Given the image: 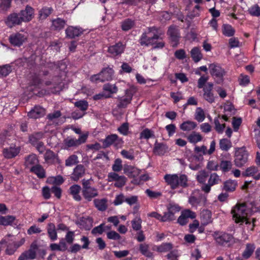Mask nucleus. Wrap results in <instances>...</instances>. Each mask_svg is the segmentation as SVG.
Masks as SVG:
<instances>
[{"instance_id":"1","label":"nucleus","mask_w":260,"mask_h":260,"mask_svg":"<svg viewBox=\"0 0 260 260\" xmlns=\"http://www.w3.org/2000/svg\"><path fill=\"white\" fill-rule=\"evenodd\" d=\"M247 209L245 203L237 204L231 211L233 218L235 222L241 224L245 221L246 224L250 223L247 219Z\"/></svg>"},{"instance_id":"2","label":"nucleus","mask_w":260,"mask_h":260,"mask_svg":"<svg viewBox=\"0 0 260 260\" xmlns=\"http://www.w3.org/2000/svg\"><path fill=\"white\" fill-rule=\"evenodd\" d=\"M114 74V71L112 68L108 67L103 68L102 71L98 74L92 75L90 78V81L93 82L100 81L104 82L106 81L112 80Z\"/></svg>"},{"instance_id":"3","label":"nucleus","mask_w":260,"mask_h":260,"mask_svg":"<svg viewBox=\"0 0 260 260\" xmlns=\"http://www.w3.org/2000/svg\"><path fill=\"white\" fill-rule=\"evenodd\" d=\"M210 74L215 79L217 84H221L223 81V76L226 72L219 64L212 63L209 65Z\"/></svg>"},{"instance_id":"4","label":"nucleus","mask_w":260,"mask_h":260,"mask_svg":"<svg viewBox=\"0 0 260 260\" xmlns=\"http://www.w3.org/2000/svg\"><path fill=\"white\" fill-rule=\"evenodd\" d=\"M27 34L22 31L12 34L9 36V40L13 46L20 47L23 43L27 42Z\"/></svg>"},{"instance_id":"5","label":"nucleus","mask_w":260,"mask_h":260,"mask_svg":"<svg viewBox=\"0 0 260 260\" xmlns=\"http://www.w3.org/2000/svg\"><path fill=\"white\" fill-rule=\"evenodd\" d=\"M248 152L245 147L238 148L235 154V164L238 167H242L248 161Z\"/></svg>"},{"instance_id":"6","label":"nucleus","mask_w":260,"mask_h":260,"mask_svg":"<svg viewBox=\"0 0 260 260\" xmlns=\"http://www.w3.org/2000/svg\"><path fill=\"white\" fill-rule=\"evenodd\" d=\"M38 249L37 240L33 241L29 248L22 252L18 257V260H32L36 258L37 250Z\"/></svg>"},{"instance_id":"7","label":"nucleus","mask_w":260,"mask_h":260,"mask_svg":"<svg viewBox=\"0 0 260 260\" xmlns=\"http://www.w3.org/2000/svg\"><path fill=\"white\" fill-rule=\"evenodd\" d=\"M213 236L216 242L220 245L224 246L234 242L232 235L222 232H215Z\"/></svg>"},{"instance_id":"8","label":"nucleus","mask_w":260,"mask_h":260,"mask_svg":"<svg viewBox=\"0 0 260 260\" xmlns=\"http://www.w3.org/2000/svg\"><path fill=\"white\" fill-rule=\"evenodd\" d=\"M123 141L121 138H119L116 134L108 135L103 141V148H106L109 147L112 144H114L115 147L121 145Z\"/></svg>"},{"instance_id":"9","label":"nucleus","mask_w":260,"mask_h":260,"mask_svg":"<svg viewBox=\"0 0 260 260\" xmlns=\"http://www.w3.org/2000/svg\"><path fill=\"white\" fill-rule=\"evenodd\" d=\"M167 35L169 36L170 40L172 44V46L173 47H177L180 38L179 29L177 26L174 25H171L168 28Z\"/></svg>"},{"instance_id":"10","label":"nucleus","mask_w":260,"mask_h":260,"mask_svg":"<svg viewBox=\"0 0 260 260\" xmlns=\"http://www.w3.org/2000/svg\"><path fill=\"white\" fill-rule=\"evenodd\" d=\"M220 182H221V179L219 176L215 173H212L210 176L208 183L203 185L201 189L205 192L208 193L210 192L212 186L217 184Z\"/></svg>"},{"instance_id":"11","label":"nucleus","mask_w":260,"mask_h":260,"mask_svg":"<svg viewBox=\"0 0 260 260\" xmlns=\"http://www.w3.org/2000/svg\"><path fill=\"white\" fill-rule=\"evenodd\" d=\"M125 46L121 42L109 47L108 52L112 57L120 55L124 51Z\"/></svg>"},{"instance_id":"12","label":"nucleus","mask_w":260,"mask_h":260,"mask_svg":"<svg viewBox=\"0 0 260 260\" xmlns=\"http://www.w3.org/2000/svg\"><path fill=\"white\" fill-rule=\"evenodd\" d=\"M20 19L22 22H29L34 17V9L30 6L27 5L24 10H22L19 13Z\"/></svg>"},{"instance_id":"13","label":"nucleus","mask_w":260,"mask_h":260,"mask_svg":"<svg viewBox=\"0 0 260 260\" xmlns=\"http://www.w3.org/2000/svg\"><path fill=\"white\" fill-rule=\"evenodd\" d=\"M83 31L82 28L69 26L65 30L66 37L69 39H74L80 36L83 34Z\"/></svg>"},{"instance_id":"14","label":"nucleus","mask_w":260,"mask_h":260,"mask_svg":"<svg viewBox=\"0 0 260 260\" xmlns=\"http://www.w3.org/2000/svg\"><path fill=\"white\" fill-rule=\"evenodd\" d=\"M22 22L19 14L13 13L8 16L6 20V24L9 27L12 28L15 25H20Z\"/></svg>"},{"instance_id":"15","label":"nucleus","mask_w":260,"mask_h":260,"mask_svg":"<svg viewBox=\"0 0 260 260\" xmlns=\"http://www.w3.org/2000/svg\"><path fill=\"white\" fill-rule=\"evenodd\" d=\"M85 173V169L83 165H78L73 170L71 179L75 181H77L82 178Z\"/></svg>"},{"instance_id":"16","label":"nucleus","mask_w":260,"mask_h":260,"mask_svg":"<svg viewBox=\"0 0 260 260\" xmlns=\"http://www.w3.org/2000/svg\"><path fill=\"white\" fill-rule=\"evenodd\" d=\"M46 110L44 108L36 106L28 113L27 116L31 118L37 119L44 116Z\"/></svg>"},{"instance_id":"17","label":"nucleus","mask_w":260,"mask_h":260,"mask_svg":"<svg viewBox=\"0 0 260 260\" xmlns=\"http://www.w3.org/2000/svg\"><path fill=\"white\" fill-rule=\"evenodd\" d=\"M20 152L18 147L15 146H10L3 149V152L4 157L10 159L15 157Z\"/></svg>"},{"instance_id":"18","label":"nucleus","mask_w":260,"mask_h":260,"mask_svg":"<svg viewBox=\"0 0 260 260\" xmlns=\"http://www.w3.org/2000/svg\"><path fill=\"white\" fill-rule=\"evenodd\" d=\"M164 179L166 182L171 185L172 189H174L178 187V175L177 174H167L165 176Z\"/></svg>"},{"instance_id":"19","label":"nucleus","mask_w":260,"mask_h":260,"mask_svg":"<svg viewBox=\"0 0 260 260\" xmlns=\"http://www.w3.org/2000/svg\"><path fill=\"white\" fill-rule=\"evenodd\" d=\"M82 192L83 197L88 202L91 201L93 198L98 196V190L94 187L82 190Z\"/></svg>"},{"instance_id":"20","label":"nucleus","mask_w":260,"mask_h":260,"mask_svg":"<svg viewBox=\"0 0 260 260\" xmlns=\"http://www.w3.org/2000/svg\"><path fill=\"white\" fill-rule=\"evenodd\" d=\"M168 151V146L163 143L155 142L153 148L154 153L162 155Z\"/></svg>"},{"instance_id":"21","label":"nucleus","mask_w":260,"mask_h":260,"mask_svg":"<svg viewBox=\"0 0 260 260\" xmlns=\"http://www.w3.org/2000/svg\"><path fill=\"white\" fill-rule=\"evenodd\" d=\"M44 159L48 164H54L59 160L57 155L50 149L46 150L44 154Z\"/></svg>"},{"instance_id":"22","label":"nucleus","mask_w":260,"mask_h":260,"mask_svg":"<svg viewBox=\"0 0 260 260\" xmlns=\"http://www.w3.org/2000/svg\"><path fill=\"white\" fill-rule=\"evenodd\" d=\"M123 171L124 173L129 178H136L140 173V170L131 166H125Z\"/></svg>"},{"instance_id":"23","label":"nucleus","mask_w":260,"mask_h":260,"mask_svg":"<svg viewBox=\"0 0 260 260\" xmlns=\"http://www.w3.org/2000/svg\"><path fill=\"white\" fill-rule=\"evenodd\" d=\"M30 171L35 174L39 178L46 177L45 171L40 165H36L31 167Z\"/></svg>"},{"instance_id":"24","label":"nucleus","mask_w":260,"mask_h":260,"mask_svg":"<svg viewBox=\"0 0 260 260\" xmlns=\"http://www.w3.org/2000/svg\"><path fill=\"white\" fill-rule=\"evenodd\" d=\"M66 21L60 18L53 19L52 21V29L54 30H60L65 26Z\"/></svg>"},{"instance_id":"25","label":"nucleus","mask_w":260,"mask_h":260,"mask_svg":"<svg viewBox=\"0 0 260 260\" xmlns=\"http://www.w3.org/2000/svg\"><path fill=\"white\" fill-rule=\"evenodd\" d=\"M81 189V186L78 184L73 185L70 187V194H72L73 198L77 201H80L81 200V197L79 194Z\"/></svg>"},{"instance_id":"26","label":"nucleus","mask_w":260,"mask_h":260,"mask_svg":"<svg viewBox=\"0 0 260 260\" xmlns=\"http://www.w3.org/2000/svg\"><path fill=\"white\" fill-rule=\"evenodd\" d=\"M47 230L48 236L50 240L52 241L56 240L57 238V235L54 224L53 223H48Z\"/></svg>"},{"instance_id":"27","label":"nucleus","mask_w":260,"mask_h":260,"mask_svg":"<svg viewBox=\"0 0 260 260\" xmlns=\"http://www.w3.org/2000/svg\"><path fill=\"white\" fill-rule=\"evenodd\" d=\"M94 204L95 207L100 211H104L108 207L107 200L105 198L102 199H94Z\"/></svg>"},{"instance_id":"28","label":"nucleus","mask_w":260,"mask_h":260,"mask_svg":"<svg viewBox=\"0 0 260 260\" xmlns=\"http://www.w3.org/2000/svg\"><path fill=\"white\" fill-rule=\"evenodd\" d=\"M132 99V95L131 94L126 93L125 96L119 99V103L117 107L119 108H125L129 104Z\"/></svg>"},{"instance_id":"29","label":"nucleus","mask_w":260,"mask_h":260,"mask_svg":"<svg viewBox=\"0 0 260 260\" xmlns=\"http://www.w3.org/2000/svg\"><path fill=\"white\" fill-rule=\"evenodd\" d=\"M237 186V183L236 181L230 179L224 182L222 189L226 191L232 192L235 190Z\"/></svg>"},{"instance_id":"30","label":"nucleus","mask_w":260,"mask_h":260,"mask_svg":"<svg viewBox=\"0 0 260 260\" xmlns=\"http://www.w3.org/2000/svg\"><path fill=\"white\" fill-rule=\"evenodd\" d=\"M93 220L91 217H82L79 222L80 226L86 230H89L92 226Z\"/></svg>"},{"instance_id":"31","label":"nucleus","mask_w":260,"mask_h":260,"mask_svg":"<svg viewBox=\"0 0 260 260\" xmlns=\"http://www.w3.org/2000/svg\"><path fill=\"white\" fill-rule=\"evenodd\" d=\"M103 90L104 91L108 92V94L105 95V98H108L111 97V94L116 93L118 89L115 84L112 85L110 83H107L104 85Z\"/></svg>"},{"instance_id":"32","label":"nucleus","mask_w":260,"mask_h":260,"mask_svg":"<svg viewBox=\"0 0 260 260\" xmlns=\"http://www.w3.org/2000/svg\"><path fill=\"white\" fill-rule=\"evenodd\" d=\"M255 248V246L253 244H247L246 245V248L242 253V257L245 259L249 258L253 254Z\"/></svg>"},{"instance_id":"33","label":"nucleus","mask_w":260,"mask_h":260,"mask_svg":"<svg viewBox=\"0 0 260 260\" xmlns=\"http://www.w3.org/2000/svg\"><path fill=\"white\" fill-rule=\"evenodd\" d=\"M44 137V133L41 132L35 133L29 136V142L35 145L39 141Z\"/></svg>"},{"instance_id":"34","label":"nucleus","mask_w":260,"mask_h":260,"mask_svg":"<svg viewBox=\"0 0 260 260\" xmlns=\"http://www.w3.org/2000/svg\"><path fill=\"white\" fill-rule=\"evenodd\" d=\"M201 219L204 224L211 221V212L208 210H203L201 213Z\"/></svg>"},{"instance_id":"35","label":"nucleus","mask_w":260,"mask_h":260,"mask_svg":"<svg viewBox=\"0 0 260 260\" xmlns=\"http://www.w3.org/2000/svg\"><path fill=\"white\" fill-rule=\"evenodd\" d=\"M135 24L134 20L129 18L126 19L121 23V29L123 31H128L134 27Z\"/></svg>"},{"instance_id":"36","label":"nucleus","mask_w":260,"mask_h":260,"mask_svg":"<svg viewBox=\"0 0 260 260\" xmlns=\"http://www.w3.org/2000/svg\"><path fill=\"white\" fill-rule=\"evenodd\" d=\"M191 57L195 62H199L202 58V54L198 47H194L190 51Z\"/></svg>"},{"instance_id":"37","label":"nucleus","mask_w":260,"mask_h":260,"mask_svg":"<svg viewBox=\"0 0 260 260\" xmlns=\"http://www.w3.org/2000/svg\"><path fill=\"white\" fill-rule=\"evenodd\" d=\"M15 219L16 217L12 215L0 216V225L5 226L10 225Z\"/></svg>"},{"instance_id":"38","label":"nucleus","mask_w":260,"mask_h":260,"mask_svg":"<svg viewBox=\"0 0 260 260\" xmlns=\"http://www.w3.org/2000/svg\"><path fill=\"white\" fill-rule=\"evenodd\" d=\"M232 163L229 160H221L219 164V168L223 173H226L230 171L232 168Z\"/></svg>"},{"instance_id":"39","label":"nucleus","mask_w":260,"mask_h":260,"mask_svg":"<svg viewBox=\"0 0 260 260\" xmlns=\"http://www.w3.org/2000/svg\"><path fill=\"white\" fill-rule=\"evenodd\" d=\"M197 124L195 122L186 121L183 122L180 126V128L184 131H189L193 129Z\"/></svg>"},{"instance_id":"40","label":"nucleus","mask_w":260,"mask_h":260,"mask_svg":"<svg viewBox=\"0 0 260 260\" xmlns=\"http://www.w3.org/2000/svg\"><path fill=\"white\" fill-rule=\"evenodd\" d=\"M222 34L227 37L233 36L235 34V29L230 24H223L222 26Z\"/></svg>"},{"instance_id":"41","label":"nucleus","mask_w":260,"mask_h":260,"mask_svg":"<svg viewBox=\"0 0 260 260\" xmlns=\"http://www.w3.org/2000/svg\"><path fill=\"white\" fill-rule=\"evenodd\" d=\"M39 160L35 154H30L25 158V165L28 168L31 165H39Z\"/></svg>"},{"instance_id":"42","label":"nucleus","mask_w":260,"mask_h":260,"mask_svg":"<svg viewBox=\"0 0 260 260\" xmlns=\"http://www.w3.org/2000/svg\"><path fill=\"white\" fill-rule=\"evenodd\" d=\"M141 253L147 257H152L153 253L149 250V245L146 243L141 244L139 247Z\"/></svg>"},{"instance_id":"43","label":"nucleus","mask_w":260,"mask_h":260,"mask_svg":"<svg viewBox=\"0 0 260 260\" xmlns=\"http://www.w3.org/2000/svg\"><path fill=\"white\" fill-rule=\"evenodd\" d=\"M173 247V244L171 243H163L157 247L156 250L159 252H166L171 250Z\"/></svg>"},{"instance_id":"44","label":"nucleus","mask_w":260,"mask_h":260,"mask_svg":"<svg viewBox=\"0 0 260 260\" xmlns=\"http://www.w3.org/2000/svg\"><path fill=\"white\" fill-rule=\"evenodd\" d=\"M232 142L227 139H222L219 141V147L222 150L226 151L232 147Z\"/></svg>"},{"instance_id":"45","label":"nucleus","mask_w":260,"mask_h":260,"mask_svg":"<svg viewBox=\"0 0 260 260\" xmlns=\"http://www.w3.org/2000/svg\"><path fill=\"white\" fill-rule=\"evenodd\" d=\"M258 172V168L253 166L247 168L244 172H242V175L244 177L253 176Z\"/></svg>"},{"instance_id":"46","label":"nucleus","mask_w":260,"mask_h":260,"mask_svg":"<svg viewBox=\"0 0 260 260\" xmlns=\"http://www.w3.org/2000/svg\"><path fill=\"white\" fill-rule=\"evenodd\" d=\"M202 136L195 132H193L187 137L188 141L192 143H197L202 140Z\"/></svg>"},{"instance_id":"47","label":"nucleus","mask_w":260,"mask_h":260,"mask_svg":"<svg viewBox=\"0 0 260 260\" xmlns=\"http://www.w3.org/2000/svg\"><path fill=\"white\" fill-rule=\"evenodd\" d=\"M75 107H77L79 111L85 112L88 107V102L85 100H81L75 103Z\"/></svg>"},{"instance_id":"48","label":"nucleus","mask_w":260,"mask_h":260,"mask_svg":"<svg viewBox=\"0 0 260 260\" xmlns=\"http://www.w3.org/2000/svg\"><path fill=\"white\" fill-rule=\"evenodd\" d=\"M52 11L51 8H43L39 11V18L40 19H45L50 15Z\"/></svg>"},{"instance_id":"49","label":"nucleus","mask_w":260,"mask_h":260,"mask_svg":"<svg viewBox=\"0 0 260 260\" xmlns=\"http://www.w3.org/2000/svg\"><path fill=\"white\" fill-rule=\"evenodd\" d=\"M78 157L76 155H70L66 160L65 165L67 167L72 166L78 163Z\"/></svg>"},{"instance_id":"50","label":"nucleus","mask_w":260,"mask_h":260,"mask_svg":"<svg viewBox=\"0 0 260 260\" xmlns=\"http://www.w3.org/2000/svg\"><path fill=\"white\" fill-rule=\"evenodd\" d=\"M12 0H1L0 3V13H5L11 7Z\"/></svg>"},{"instance_id":"51","label":"nucleus","mask_w":260,"mask_h":260,"mask_svg":"<svg viewBox=\"0 0 260 260\" xmlns=\"http://www.w3.org/2000/svg\"><path fill=\"white\" fill-rule=\"evenodd\" d=\"M248 12L251 16L258 17L260 16V7L255 4L248 9Z\"/></svg>"},{"instance_id":"52","label":"nucleus","mask_w":260,"mask_h":260,"mask_svg":"<svg viewBox=\"0 0 260 260\" xmlns=\"http://www.w3.org/2000/svg\"><path fill=\"white\" fill-rule=\"evenodd\" d=\"M188 178L186 175L181 174L179 176H178V186L185 188L188 186L187 184Z\"/></svg>"},{"instance_id":"53","label":"nucleus","mask_w":260,"mask_h":260,"mask_svg":"<svg viewBox=\"0 0 260 260\" xmlns=\"http://www.w3.org/2000/svg\"><path fill=\"white\" fill-rule=\"evenodd\" d=\"M199 173L200 174L197 176V179L198 181L203 185L206 184L205 182L206 181L207 177L208 176L207 172L205 170H203L200 171Z\"/></svg>"},{"instance_id":"54","label":"nucleus","mask_w":260,"mask_h":260,"mask_svg":"<svg viewBox=\"0 0 260 260\" xmlns=\"http://www.w3.org/2000/svg\"><path fill=\"white\" fill-rule=\"evenodd\" d=\"M205 118L203 110L200 108H197L195 114V119L199 122H202Z\"/></svg>"},{"instance_id":"55","label":"nucleus","mask_w":260,"mask_h":260,"mask_svg":"<svg viewBox=\"0 0 260 260\" xmlns=\"http://www.w3.org/2000/svg\"><path fill=\"white\" fill-rule=\"evenodd\" d=\"M142 220L140 217H136L132 221V226L134 230L140 231L142 228Z\"/></svg>"},{"instance_id":"56","label":"nucleus","mask_w":260,"mask_h":260,"mask_svg":"<svg viewBox=\"0 0 260 260\" xmlns=\"http://www.w3.org/2000/svg\"><path fill=\"white\" fill-rule=\"evenodd\" d=\"M11 71V67L10 65L6 64L3 67H0V77L7 76Z\"/></svg>"},{"instance_id":"57","label":"nucleus","mask_w":260,"mask_h":260,"mask_svg":"<svg viewBox=\"0 0 260 260\" xmlns=\"http://www.w3.org/2000/svg\"><path fill=\"white\" fill-rule=\"evenodd\" d=\"M204 91L203 96L205 100L209 102L212 103L214 102V96L213 95L212 91H209L207 89Z\"/></svg>"},{"instance_id":"58","label":"nucleus","mask_w":260,"mask_h":260,"mask_svg":"<svg viewBox=\"0 0 260 260\" xmlns=\"http://www.w3.org/2000/svg\"><path fill=\"white\" fill-rule=\"evenodd\" d=\"M128 127H129V124L127 122H124L122 123L117 129L118 132L126 136L128 135Z\"/></svg>"},{"instance_id":"59","label":"nucleus","mask_w":260,"mask_h":260,"mask_svg":"<svg viewBox=\"0 0 260 260\" xmlns=\"http://www.w3.org/2000/svg\"><path fill=\"white\" fill-rule=\"evenodd\" d=\"M203 159L204 158L202 154H198V155L191 154L190 156L188 157V160L190 162L194 161L202 162Z\"/></svg>"},{"instance_id":"60","label":"nucleus","mask_w":260,"mask_h":260,"mask_svg":"<svg viewBox=\"0 0 260 260\" xmlns=\"http://www.w3.org/2000/svg\"><path fill=\"white\" fill-rule=\"evenodd\" d=\"M122 161L120 158H117L112 166V169L114 172H119L122 170Z\"/></svg>"},{"instance_id":"61","label":"nucleus","mask_w":260,"mask_h":260,"mask_svg":"<svg viewBox=\"0 0 260 260\" xmlns=\"http://www.w3.org/2000/svg\"><path fill=\"white\" fill-rule=\"evenodd\" d=\"M154 136L152 132L149 129L146 128L140 133V138L148 139Z\"/></svg>"},{"instance_id":"62","label":"nucleus","mask_w":260,"mask_h":260,"mask_svg":"<svg viewBox=\"0 0 260 260\" xmlns=\"http://www.w3.org/2000/svg\"><path fill=\"white\" fill-rule=\"evenodd\" d=\"M166 257L169 260H177L179 257L178 250L176 249L171 250L166 255Z\"/></svg>"},{"instance_id":"63","label":"nucleus","mask_w":260,"mask_h":260,"mask_svg":"<svg viewBox=\"0 0 260 260\" xmlns=\"http://www.w3.org/2000/svg\"><path fill=\"white\" fill-rule=\"evenodd\" d=\"M64 144L68 147H71L79 145L77 139H74L67 138L64 140Z\"/></svg>"},{"instance_id":"64","label":"nucleus","mask_w":260,"mask_h":260,"mask_svg":"<svg viewBox=\"0 0 260 260\" xmlns=\"http://www.w3.org/2000/svg\"><path fill=\"white\" fill-rule=\"evenodd\" d=\"M17 248L13 243H9L7 246L6 253L8 255H12L14 253Z\"/></svg>"}]
</instances>
